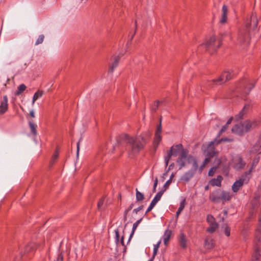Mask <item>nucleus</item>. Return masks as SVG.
<instances>
[{
  "instance_id": "57",
  "label": "nucleus",
  "mask_w": 261,
  "mask_h": 261,
  "mask_svg": "<svg viewBox=\"0 0 261 261\" xmlns=\"http://www.w3.org/2000/svg\"><path fill=\"white\" fill-rule=\"evenodd\" d=\"M30 116H31L32 117H33V118L35 117V113H34V111H33V110H31V111H30Z\"/></svg>"
},
{
  "instance_id": "33",
  "label": "nucleus",
  "mask_w": 261,
  "mask_h": 261,
  "mask_svg": "<svg viewBox=\"0 0 261 261\" xmlns=\"http://www.w3.org/2000/svg\"><path fill=\"white\" fill-rule=\"evenodd\" d=\"M36 245L34 243H30L25 247V252L28 253L34 250L36 248Z\"/></svg>"
},
{
  "instance_id": "35",
  "label": "nucleus",
  "mask_w": 261,
  "mask_h": 261,
  "mask_svg": "<svg viewBox=\"0 0 261 261\" xmlns=\"http://www.w3.org/2000/svg\"><path fill=\"white\" fill-rule=\"evenodd\" d=\"M26 88H27V87L24 84H22L20 85L17 87V90L15 93V94L16 95H19L21 94L25 90Z\"/></svg>"
},
{
  "instance_id": "25",
  "label": "nucleus",
  "mask_w": 261,
  "mask_h": 261,
  "mask_svg": "<svg viewBox=\"0 0 261 261\" xmlns=\"http://www.w3.org/2000/svg\"><path fill=\"white\" fill-rule=\"evenodd\" d=\"M255 241L256 243L261 242V225H257L255 233Z\"/></svg>"
},
{
  "instance_id": "43",
  "label": "nucleus",
  "mask_w": 261,
  "mask_h": 261,
  "mask_svg": "<svg viewBox=\"0 0 261 261\" xmlns=\"http://www.w3.org/2000/svg\"><path fill=\"white\" fill-rule=\"evenodd\" d=\"M160 103V101H156L154 102L153 105L151 107V110L155 112L158 109L159 104Z\"/></svg>"
},
{
  "instance_id": "40",
  "label": "nucleus",
  "mask_w": 261,
  "mask_h": 261,
  "mask_svg": "<svg viewBox=\"0 0 261 261\" xmlns=\"http://www.w3.org/2000/svg\"><path fill=\"white\" fill-rule=\"evenodd\" d=\"M228 7L226 5H224L222 8V14L221 16H227Z\"/></svg>"
},
{
  "instance_id": "5",
  "label": "nucleus",
  "mask_w": 261,
  "mask_h": 261,
  "mask_svg": "<svg viewBox=\"0 0 261 261\" xmlns=\"http://www.w3.org/2000/svg\"><path fill=\"white\" fill-rule=\"evenodd\" d=\"M186 149H184L181 144H178L173 145L170 149L167 152V154L165 156L164 160L166 166L169 164V162L172 156H176L183 151H185Z\"/></svg>"
},
{
  "instance_id": "32",
  "label": "nucleus",
  "mask_w": 261,
  "mask_h": 261,
  "mask_svg": "<svg viewBox=\"0 0 261 261\" xmlns=\"http://www.w3.org/2000/svg\"><path fill=\"white\" fill-rule=\"evenodd\" d=\"M29 125L31 129V133L33 134V135L36 136L37 134L36 130L37 125L32 121H30L29 122Z\"/></svg>"
},
{
  "instance_id": "2",
  "label": "nucleus",
  "mask_w": 261,
  "mask_h": 261,
  "mask_svg": "<svg viewBox=\"0 0 261 261\" xmlns=\"http://www.w3.org/2000/svg\"><path fill=\"white\" fill-rule=\"evenodd\" d=\"M120 138L127 144L126 149L130 156L138 153L146 143V139L142 135L133 137L123 134Z\"/></svg>"
},
{
  "instance_id": "9",
  "label": "nucleus",
  "mask_w": 261,
  "mask_h": 261,
  "mask_svg": "<svg viewBox=\"0 0 261 261\" xmlns=\"http://www.w3.org/2000/svg\"><path fill=\"white\" fill-rule=\"evenodd\" d=\"M165 190H166V189L163 190H161L157 193V194H156V195L155 196L154 198L151 201L149 206L147 208V209L146 211V213H145L146 214L149 212L154 207V206L155 205V204L160 200L161 197L162 196V195L164 194Z\"/></svg>"
},
{
  "instance_id": "23",
  "label": "nucleus",
  "mask_w": 261,
  "mask_h": 261,
  "mask_svg": "<svg viewBox=\"0 0 261 261\" xmlns=\"http://www.w3.org/2000/svg\"><path fill=\"white\" fill-rule=\"evenodd\" d=\"M189 163L192 164V168L190 169L191 170H193L195 173L197 170H198V166L197 163L195 159V158L193 156H190L189 157Z\"/></svg>"
},
{
  "instance_id": "34",
  "label": "nucleus",
  "mask_w": 261,
  "mask_h": 261,
  "mask_svg": "<svg viewBox=\"0 0 261 261\" xmlns=\"http://www.w3.org/2000/svg\"><path fill=\"white\" fill-rule=\"evenodd\" d=\"M218 228V224L217 223H213V224H210V226L207 228L206 230L208 232L211 233H213L215 232L216 229Z\"/></svg>"
},
{
  "instance_id": "13",
  "label": "nucleus",
  "mask_w": 261,
  "mask_h": 261,
  "mask_svg": "<svg viewBox=\"0 0 261 261\" xmlns=\"http://www.w3.org/2000/svg\"><path fill=\"white\" fill-rule=\"evenodd\" d=\"M120 56H114L111 59V62L109 64V72L112 73L115 69V68L118 66L119 60Z\"/></svg>"
},
{
  "instance_id": "29",
  "label": "nucleus",
  "mask_w": 261,
  "mask_h": 261,
  "mask_svg": "<svg viewBox=\"0 0 261 261\" xmlns=\"http://www.w3.org/2000/svg\"><path fill=\"white\" fill-rule=\"evenodd\" d=\"M43 94V92L40 90H38L35 93L32 99V105L33 106L34 105L35 101L39 98L41 97Z\"/></svg>"
},
{
  "instance_id": "50",
  "label": "nucleus",
  "mask_w": 261,
  "mask_h": 261,
  "mask_svg": "<svg viewBox=\"0 0 261 261\" xmlns=\"http://www.w3.org/2000/svg\"><path fill=\"white\" fill-rule=\"evenodd\" d=\"M231 33L230 31H228V32H226L225 33H224L223 35L224 36H228L230 40H232V37H231Z\"/></svg>"
},
{
  "instance_id": "28",
  "label": "nucleus",
  "mask_w": 261,
  "mask_h": 261,
  "mask_svg": "<svg viewBox=\"0 0 261 261\" xmlns=\"http://www.w3.org/2000/svg\"><path fill=\"white\" fill-rule=\"evenodd\" d=\"M186 205V199H183L180 202L179 207L178 208L176 213V216L178 217L179 215L180 214L181 212L184 210L185 206Z\"/></svg>"
},
{
  "instance_id": "15",
  "label": "nucleus",
  "mask_w": 261,
  "mask_h": 261,
  "mask_svg": "<svg viewBox=\"0 0 261 261\" xmlns=\"http://www.w3.org/2000/svg\"><path fill=\"white\" fill-rule=\"evenodd\" d=\"M233 162V167L237 170L243 168L246 165L245 162L243 161L242 158L240 155L236 156L234 159Z\"/></svg>"
},
{
  "instance_id": "41",
  "label": "nucleus",
  "mask_w": 261,
  "mask_h": 261,
  "mask_svg": "<svg viewBox=\"0 0 261 261\" xmlns=\"http://www.w3.org/2000/svg\"><path fill=\"white\" fill-rule=\"evenodd\" d=\"M44 38V36L43 35H39L35 42V45H37L38 44L42 43L43 41Z\"/></svg>"
},
{
  "instance_id": "10",
  "label": "nucleus",
  "mask_w": 261,
  "mask_h": 261,
  "mask_svg": "<svg viewBox=\"0 0 261 261\" xmlns=\"http://www.w3.org/2000/svg\"><path fill=\"white\" fill-rule=\"evenodd\" d=\"M221 194V190H216L210 194V199L214 203H219L222 201Z\"/></svg>"
},
{
  "instance_id": "36",
  "label": "nucleus",
  "mask_w": 261,
  "mask_h": 261,
  "mask_svg": "<svg viewBox=\"0 0 261 261\" xmlns=\"http://www.w3.org/2000/svg\"><path fill=\"white\" fill-rule=\"evenodd\" d=\"M210 158L206 157L202 165L198 168V171L200 174L201 173L203 168L205 167L207 164L210 162Z\"/></svg>"
},
{
  "instance_id": "37",
  "label": "nucleus",
  "mask_w": 261,
  "mask_h": 261,
  "mask_svg": "<svg viewBox=\"0 0 261 261\" xmlns=\"http://www.w3.org/2000/svg\"><path fill=\"white\" fill-rule=\"evenodd\" d=\"M136 200L138 201H141L144 198V195L139 192L137 189H136Z\"/></svg>"
},
{
  "instance_id": "26",
  "label": "nucleus",
  "mask_w": 261,
  "mask_h": 261,
  "mask_svg": "<svg viewBox=\"0 0 261 261\" xmlns=\"http://www.w3.org/2000/svg\"><path fill=\"white\" fill-rule=\"evenodd\" d=\"M249 105H245L243 108V109L240 112V113L236 116L237 119H241L243 118L244 115L246 114V111L249 109Z\"/></svg>"
},
{
  "instance_id": "45",
  "label": "nucleus",
  "mask_w": 261,
  "mask_h": 261,
  "mask_svg": "<svg viewBox=\"0 0 261 261\" xmlns=\"http://www.w3.org/2000/svg\"><path fill=\"white\" fill-rule=\"evenodd\" d=\"M227 16H221L220 19V22L222 24L225 23L227 21Z\"/></svg>"
},
{
  "instance_id": "16",
  "label": "nucleus",
  "mask_w": 261,
  "mask_h": 261,
  "mask_svg": "<svg viewBox=\"0 0 261 261\" xmlns=\"http://www.w3.org/2000/svg\"><path fill=\"white\" fill-rule=\"evenodd\" d=\"M178 241L181 248L185 249L187 248L188 240L186 234L182 231L179 233Z\"/></svg>"
},
{
  "instance_id": "46",
  "label": "nucleus",
  "mask_w": 261,
  "mask_h": 261,
  "mask_svg": "<svg viewBox=\"0 0 261 261\" xmlns=\"http://www.w3.org/2000/svg\"><path fill=\"white\" fill-rule=\"evenodd\" d=\"M158 184V179L157 177H155L154 180V184L153 186V189L152 192H155L156 191V188L157 187Z\"/></svg>"
},
{
  "instance_id": "30",
  "label": "nucleus",
  "mask_w": 261,
  "mask_h": 261,
  "mask_svg": "<svg viewBox=\"0 0 261 261\" xmlns=\"http://www.w3.org/2000/svg\"><path fill=\"white\" fill-rule=\"evenodd\" d=\"M142 220V218H140L139 220H137L136 222H135L133 224L132 230V232L129 236V240L130 239V238L132 237V236L134 235L138 226L140 223V222H141Z\"/></svg>"
},
{
  "instance_id": "64",
  "label": "nucleus",
  "mask_w": 261,
  "mask_h": 261,
  "mask_svg": "<svg viewBox=\"0 0 261 261\" xmlns=\"http://www.w3.org/2000/svg\"><path fill=\"white\" fill-rule=\"evenodd\" d=\"M148 261H153V258H150Z\"/></svg>"
},
{
  "instance_id": "44",
  "label": "nucleus",
  "mask_w": 261,
  "mask_h": 261,
  "mask_svg": "<svg viewBox=\"0 0 261 261\" xmlns=\"http://www.w3.org/2000/svg\"><path fill=\"white\" fill-rule=\"evenodd\" d=\"M58 156H59L58 153L57 152H56L54 154V155H53V156L52 157L51 160L50 161V164H53L55 162L56 160L58 158Z\"/></svg>"
},
{
  "instance_id": "51",
  "label": "nucleus",
  "mask_w": 261,
  "mask_h": 261,
  "mask_svg": "<svg viewBox=\"0 0 261 261\" xmlns=\"http://www.w3.org/2000/svg\"><path fill=\"white\" fill-rule=\"evenodd\" d=\"M143 207V206L141 205V206H140L139 207H138V208H135L133 210V213L137 214L138 212H139L140 211L142 210Z\"/></svg>"
},
{
  "instance_id": "6",
  "label": "nucleus",
  "mask_w": 261,
  "mask_h": 261,
  "mask_svg": "<svg viewBox=\"0 0 261 261\" xmlns=\"http://www.w3.org/2000/svg\"><path fill=\"white\" fill-rule=\"evenodd\" d=\"M219 143V141L215 139L208 144L206 148L204 150V153L206 157L211 159L218 153V152L215 150V147Z\"/></svg>"
},
{
  "instance_id": "52",
  "label": "nucleus",
  "mask_w": 261,
  "mask_h": 261,
  "mask_svg": "<svg viewBox=\"0 0 261 261\" xmlns=\"http://www.w3.org/2000/svg\"><path fill=\"white\" fill-rule=\"evenodd\" d=\"M114 231H115V233L116 240L118 241L119 240V231L118 229H115Z\"/></svg>"
},
{
  "instance_id": "58",
  "label": "nucleus",
  "mask_w": 261,
  "mask_h": 261,
  "mask_svg": "<svg viewBox=\"0 0 261 261\" xmlns=\"http://www.w3.org/2000/svg\"><path fill=\"white\" fill-rule=\"evenodd\" d=\"M254 87V85L253 84H251L250 85L248 86L246 88L249 89V91Z\"/></svg>"
},
{
  "instance_id": "1",
  "label": "nucleus",
  "mask_w": 261,
  "mask_h": 261,
  "mask_svg": "<svg viewBox=\"0 0 261 261\" xmlns=\"http://www.w3.org/2000/svg\"><path fill=\"white\" fill-rule=\"evenodd\" d=\"M257 24L256 15L252 13L250 18L246 20L245 27L239 30L236 43L243 48L247 47L250 43V32L256 28Z\"/></svg>"
},
{
  "instance_id": "59",
  "label": "nucleus",
  "mask_w": 261,
  "mask_h": 261,
  "mask_svg": "<svg viewBox=\"0 0 261 261\" xmlns=\"http://www.w3.org/2000/svg\"><path fill=\"white\" fill-rule=\"evenodd\" d=\"M232 118L231 117L227 121V123L226 124H227V125H228L229 124H230L232 122Z\"/></svg>"
},
{
  "instance_id": "7",
  "label": "nucleus",
  "mask_w": 261,
  "mask_h": 261,
  "mask_svg": "<svg viewBox=\"0 0 261 261\" xmlns=\"http://www.w3.org/2000/svg\"><path fill=\"white\" fill-rule=\"evenodd\" d=\"M191 155L188 154V150L187 149L180 152L176 161L179 166V169L186 166V161L189 162V157Z\"/></svg>"
},
{
  "instance_id": "54",
  "label": "nucleus",
  "mask_w": 261,
  "mask_h": 261,
  "mask_svg": "<svg viewBox=\"0 0 261 261\" xmlns=\"http://www.w3.org/2000/svg\"><path fill=\"white\" fill-rule=\"evenodd\" d=\"M172 181L170 179H168L166 183L165 184L164 187H168L170 184L171 183Z\"/></svg>"
},
{
  "instance_id": "22",
  "label": "nucleus",
  "mask_w": 261,
  "mask_h": 261,
  "mask_svg": "<svg viewBox=\"0 0 261 261\" xmlns=\"http://www.w3.org/2000/svg\"><path fill=\"white\" fill-rule=\"evenodd\" d=\"M221 198L223 203L229 201L231 198V195L229 192L221 190Z\"/></svg>"
},
{
  "instance_id": "38",
  "label": "nucleus",
  "mask_w": 261,
  "mask_h": 261,
  "mask_svg": "<svg viewBox=\"0 0 261 261\" xmlns=\"http://www.w3.org/2000/svg\"><path fill=\"white\" fill-rule=\"evenodd\" d=\"M161 243V241L160 240L156 244L154 245L153 246V255L151 258H153V260L154 259V258L156 254L157 251L158 250L159 248L160 247V244Z\"/></svg>"
},
{
  "instance_id": "39",
  "label": "nucleus",
  "mask_w": 261,
  "mask_h": 261,
  "mask_svg": "<svg viewBox=\"0 0 261 261\" xmlns=\"http://www.w3.org/2000/svg\"><path fill=\"white\" fill-rule=\"evenodd\" d=\"M206 220L209 224H213V223H216L215 221L214 217L211 215H208L207 216Z\"/></svg>"
},
{
  "instance_id": "49",
  "label": "nucleus",
  "mask_w": 261,
  "mask_h": 261,
  "mask_svg": "<svg viewBox=\"0 0 261 261\" xmlns=\"http://www.w3.org/2000/svg\"><path fill=\"white\" fill-rule=\"evenodd\" d=\"M103 202H104L103 198H101V199H100L99 200V201L97 203V206H98V208H100V207L102 206Z\"/></svg>"
},
{
  "instance_id": "47",
  "label": "nucleus",
  "mask_w": 261,
  "mask_h": 261,
  "mask_svg": "<svg viewBox=\"0 0 261 261\" xmlns=\"http://www.w3.org/2000/svg\"><path fill=\"white\" fill-rule=\"evenodd\" d=\"M133 204H131L129 206V207L126 210H125V212H124V219L126 220V215H127V213L133 208Z\"/></svg>"
},
{
  "instance_id": "14",
  "label": "nucleus",
  "mask_w": 261,
  "mask_h": 261,
  "mask_svg": "<svg viewBox=\"0 0 261 261\" xmlns=\"http://www.w3.org/2000/svg\"><path fill=\"white\" fill-rule=\"evenodd\" d=\"M8 110V99L7 95L3 97V99L0 103V114H5Z\"/></svg>"
},
{
  "instance_id": "53",
  "label": "nucleus",
  "mask_w": 261,
  "mask_h": 261,
  "mask_svg": "<svg viewBox=\"0 0 261 261\" xmlns=\"http://www.w3.org/2000/svg\"><path fill=\"white\" fill-rule=\"evenodd\" d=\"M228 126L227 124H225V125H224L222 128H221V129L220 130V134L221 133H222L223 132H225L228 128Z\"/></svg>"
},
{
  "instance_id": "60",
  "label": "nucleus",
  "mask_w": 261,
  "mask_h": 261,
  "mask_svg": "<svg viewBox=\"0 0 261 261\" xmlns=\"http://www.w3.org/2000/svg\"><path fill=\"white\" fill-rule=\"evenodd\" d=\"M175 174L174 173H172L171 175H170L169 179H170L172 181V179L174 177Z\"/></svg>"
},
{
  "instance_id": "21",
  "label": "nucleus",
  "mask_w": 261,
  "mask_h": 261,
  "mask_svg": "<svg viewBox=\"0 0 261 261\" xmlns=\"http://www.w3.org/2000/svg\"><path fill=\"white\" fill-rule=\"evenodd\" d=\"M172 234V231L169 229H166L163 234V239L165 245H167Z\"/></svg>"
},
{
  "instance_id": "17",
  "label": "nucleus",
  "mask_w": 261,
  "mask_h": 261,
  "mask_svg": "<svg viewBox=\"0 0 261 261\" xmlns=\"http://www.w3.org/2000/svg\"><path fill=\"white\" fill-rule=\"evenodd\" d=\"M231 130L232 132L239 135H242L247 132V131L245 130V127H244L243 123L235 125L232 128Z\"/></svg>"
},
{
  "instance_id": "62",
  "label": "nucleus",
  "mask_w": 261,
  "mask_h": 261,
  "mask_svg": "<svg viewBox=\"0 0 261 261\" xmlns=\"http://www.w3.org/2000/svg\"><path fill=\"white\" fill-rule=\"evenodd\" d=\"M208 186H206L205 187V190H208Z\"/></svg>"
},
{
  "instance_id": "3",
  "label": "nucleus",
  "mask_w": 261,
  "mask_h": 261,
  "mask_svg": "<svg viewBox=\"0 0 261 261\" xmlns=\"http://www.w3.org/2000/svg\"><path fill=\"white\" fill-rule=\"evenodd\" d=\"M234 73L233 70L230 69L225 71L217 79H214L212 81H208V85L205 86L206 88L212 86V84L214 85H221L225 83L227 81L229 80L233 77Z\"/></svg>"
},
{
  "instance_id": "55",
  "label": "nucleus",
  "mask_w": 261,
  "mask_h": 261,
  "mask_svg": "<svg viewBox=\"0 0 261 261\" xmlns=\"http://www.w3.org/2000/svg\"><path fill=\"white\" fill-rule=\"evenodd\" d=\"M218 141H219V143L222 142V141H231L232 140H230V139H227V138H222L220 140H218Z\"/></svg>"
},
{
  "instance_id": "19",
  "label": "nucleus",
  "mask_w": 261,
  "mask_h": 261,
  "mask_svg": "<svg viewBox=\"0 0 261 261\" xmlns=\"http://www.w3.org/2000/svg\"><path fill=\"white\" fill-rule=\"evenodd\" d=\"M195 173L193 170H190L181 176L180 179L185 182H188L194 176Z\"/></svg>"
},
{
  "instance_id": "20",
  "label": "nucleus",
  "mask_w": 261,
  "mask_h": 261,
  "mask_svg": "<svg viewBox=\"0 0 261 261\" xmlns=\"http://www.w3.org/2000/svg\"><path fill=\"white\" fill-rule=\"evenodd\" d=\"M223 177L221 175H218L216 178H213L210 181L211 186L220 187L221 182L223 180Z\"/></svg>"
},
{
  "instance_id": "12",
  "label": "nucleus",
  "mask_w": 261,
  "mask_h": 261,
  "mask_svg": "<svg viewBox=\"0 0 261 261\" xmlns=\"http://www.w3.org/2000/svg\"><path fill=\"white\" fill-rule=\"evenodd\" d=\"M162 129L161 120H160V124L156 130L154 138L153 144L155 147H157L158 146L159 143L162 140V137L161 135Z\"/></svg>"
},
{
  "instance_id": "48",
  "label": "nucleus",
  "mask_w": 261,
  "mask_h": 261,
  "mask_svg": "<svg viewBox=\"0 0 261 261\" xmlns=\"http://www.w3.org/2000/svg\"><path fill=\"white\" fill-rule=\"evenodd\" d=\"M63 256L62 253H59L58 255V257H57L56 260H54V261H63Z\"/></svg>"
},
{
  "instance_id": "8",
  "label": "nucleus",
  "mask_w": 261,
  "mask_h": 261,
  "mask_svg": "<svg viewBox=\"0 0 261 261\" xmlns=\"http://www.w3.org/2000/svg\"><path fill=\"white\" fill-rule=\"evenodd\" d=\"M250 179V176H245L244 174L241 178L236 180L232 186V190L233 192H237L241 187H242L244 183H248Z\"/></svg>"
},
{
  "instance_id": "24",
  "label": "nucleus",
  "mask_w": 261,
  "mask_h": 261,
  "mask_svg": "<svg viewBox=\"0 0 261 261\" xmlns=\"http://www.w3.org/2000/svg\"><path fill=\"white\" fill-rule=\"evenodd\" d=\"M204 246L207 249H211L214 247L213 240L211 237H206L204 241Z\"/></svg>"
},
{
  "instance_id": "42",
  "label": "nucleus",
  "mask_w": 261,
  "mask_h": 261,
  "mask_svg": "<svg viewBox=\"0 0 261 261\" xmlns=\"http://www.w3.org/2000/svg\"><path fill=\"white\" fill-rule=\"evenodd\" d=\"M223 227L224 228V233H225V234L226 236L229 237L230 236V229L229 227L226 224H225L224 225Z\"/></svg>"
},
{
  "instance_id": "63",
  "label": "nucleus",
  "mask_w": 261,
  "mask_h": 261,
  "mask_svg": "<svg viewBox=\"0 0 261 261\" xmlns=\"http://www.w3.org/2000/svg\"><path fill=\"white\" fill-rule=\"evenodd\" d=\"M224 215H227V212L226 211H225L224 212Z\"/></svg>"
},
{
  "instance_id": "61",
  "label": "nucleus",
  "mask_w": 261,
  "mask_h": 261,
  "mask_svg": "<svg viewBox=\"0 0 261 261\" xmlns=\"http://www.w3.org/2000/svg\"><path fill=\"white\" fill-rule=\"evenodd\" d=\"M121 244L124 246V237H122L121 238Z\"/></svg>"
},
{
  "instance_id": "4",
  "label": "nucleus",
  "mask_w": 261,
  "mask_h": 261,
  "mask_svg": "<svg viewBox=\"0 0 261 261\" xmlns=\"http://www.w3.org/2000/svg\"><path fill=\"white\" fill-rule=\"evenodd\" d=\"M221 45V41L217 40L215 36H211L205 43L201 44L210 54L215 53Z\"/></svg>"
},
{
  "instance_id": "31",
  "label": "nucleus",
  "mask_w": 261,
  "mask_h": 261,
  "mask_svg": "<svg viewBox=\"0 0 261 261\" xmlns=\"http://www.w3.org/2000/svg\"><path fill=\"white\" fill-rule=\"evenodd\" d=\"M259 257L260 254L259 252V250L258 248L256 247L255 249L254 252L252 254L251 261H258Z\"/></svg>"
},
{
  "instance_id": "11",
  "label": "nucleus",
  "mask_w": 261,
  "mask_h": 261,
  "mask_svg": "<svg viewBox=\"0 0 261 261\" xmlns=\"http://www.w3.org/2000/svg\"><path fill=\"white\" fill-rule=\"evenodd\" d=\"M245 130L247 132L255 128L259 124V122L256 120H247L243 122Z\"/></svg>"
},
{
  "instance_id": "18",
  "label": "nucleus",
  "mask_w": 261,
  "mask_h": 261,
  "mask_svg": "<svg viewBox=\"0 0 261 261\" xmlns=\"http://www.w3.org/2000/svg\"><path fill=\"white\" fill-rule=\"evenodd\" d=\"M259 161V157H258V156L255 158L253 160V161L252 162V164H251V166L249 170L248 171H246L244 173L245 176H250V177H251V173L252 171V170L255 168V167L258 163Z\"/></svg>"
},
{
  "instance_id": "27",
  "label": "nucleus",
  "mask_w": 261,
  "mask_h": 261,
  "mask_svg": "<svg viewBox=\"0 0 261 261\" xmlns=\"http://www.w3.org/2000/svg\"><path fill=\"white\" fill-rule=\"evenodd\" d=\"M215 162H216V166H214L213 167H212L209 171H208V176H213V175L214 174L215 172H216L219 165L221 163V161L218 159V160H216L215 161Z\"/></svg>"
},
{
  "instance_id": "56",
  "label": "nucleus",
  "mask_w": 261,
  "mask_h": 261,
  "mask_svg": "<svg viewBox=\"0 0 261 261\" xmlns=\"http://www.w3.org/2000/svg\"><path fill=\"white\" fill-rule=\"evenodd\" d=\"M77 151H76V154H77V156L79 155V150H80V142H78L77 143Z\"/></svg>"
}]
</instances>
